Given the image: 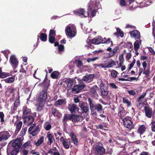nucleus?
I'll list each match as a JSON object with an SVG mask.
<instances>
[{
    "instance_id": "412c9836",
    "label": "nucleus",
    "mask_w": 155,
    "mask_h": 155,
    "mask_svg": "<svg viewBox=\"0 0 155 155\" xmlns=\"http://www.w3.org/2000/svg\"><path fill=\"white\" fill-rule=\"evenodd\" d=\"M46 137L48 138V144L50 145H51L54 140L53 135L51 134L49 132H48L47 133Z\"/></svg>"
},
{
    "instance_id": "4c0bfd02",
    "label": "nucleus",
    "mask_w": 155,
    "mask_h": 155,
    "mask_svg": "<svg viewBox=\"0 0 155 155\" xmlns=\"http://www.w3.org/2000/svg\"><path fill=\"white\" fill-rule=\"evenodd\" d=\"M5 83H11L15 81V78L14 77H10L4 80Z\"/></svg>"
},
{
    "instance_id": "423d86ee",
    "label": "nucleus",
    "mask_w": 155,
    "mask_h": 155,
    "mask_svg": "<svg viewBox=\"0 0 155 155\" xmlns=\"http://www.w3.org/2000/svg\"><path fill=\"white\" fill-rule=\"evenodd\" d=\"M124 126L129 129H132L134 127V124L129 117H126L123 119Z\"/></svg>"
},
{
    "instance_id": "aec40b11",
    "label": "nucleus",
    "mask_w": 155,
    "mask_h": 155,
    "mask_svg": "<svg viewBox=\"0 0 155 155\" xmlns=\"http://www.w3.org/2000/svg\"><path fill=\"white\" fill-rule=\"evenodd\" d=\"M55 31L53 30H51L49 35V40L51 43L54 42L55 40Z\"/></svg>"
},
{
    "instance_id": "a211bd4d",
    "label": "nucleus",
    "mask_w": 155,
    "mask_h": 155,
    "mask_svg": "<svg viewBox=\"0 0 155 155\" xmlns=\"http://www.w3.org/2000/svg\"><path fill=\"white\" fill-rule=\"evenodd\" d=\"M84 9L81 8L74 11V13L75 15L81 16L82 17H86L87 15H85L84 13Z\"/></svg>"
},
{
    "instance_id": "8fccbe9b",
    "label": "nucleus",
    "mask_w": 155,
    "mask_h": 155,
    "mask_svg": "<svg viewBox=\"0 0 155 155\" xmlns=\"http://www.w3.org/2000/svg\"><path fill=\"white\" fill-rule=\"evenodd\" d=\"M117 72L115 70H113L111 72V76L113 78H116L117 75Z\"/></svg>"
},
{
    "instance_id": "393cba45",
    "label": "nucleus",
    "mask_w": 155,
    "mask_h": 155,
    "mask_svg": "<svg viewBox=\"0 0 155 155\" xmlns=\"http://www.w3.org/2000/svg\"><path fill=\"white\" fill-rule=\"evenodd\" d=\"M70 136L71 137L72 142L76 146H78V142L75 135L73 133H70Z\"/></svg>"
},
{
    "instance_id": "bb28decb",
    "label": "nucleus",
    "mask_w": 155,
    "mask_h": 155,
    "mask_svg": "<svg viewBox=\"0 0 155 155\" xmlns=\"http://www.w3.org/2000/svg\"><path fill=\"white\" fill-rule=\"evenodd\" d=\"M117 32L114 33V34L118 37H120L122 38L124 36V33L123 31L119 28H116Z\"/></svg>"
},
{
    "instance_id": "052dcab7",
    "label": "nucleus",
    "mask_w": 155,
    "mask_h": 155,
    "mask_svg": "<svg viewBox=\"0 0 155 155\" xmlns=\"http://www.w3.org/2000/svg\"><path fill=\"white\" fill-rule=\"evenodd\" d=\"M83 30L84 33L87 34V33H90L92 30L91 29H88L86 27H84L83 29Z\"/></svg>"
},
{
    "instance_id": "f03ea898",
    "label": "nucleus",
    "mask_w": 155,
    "mask_h": 155,
    "mask_svg": "<svg viewBox=\"0 0 155 155\" xmlns=\"http://www.w3.org/2000/svg\"><path fill=\"white\" fill-rule=\"evenodd\" d=\"M13 147V149L11 152V155H16L19 152V149L22 145V143L19 139L13 140L10 142Z\"/></svg>"
},
{
    "instance_id": "0eeeda50",
    "label": "nucleus",
    "mask_w": 155,
    "mask_h": 155,
    "mask_svg": "<svg viewBox=\"0 0 155 155\" xmlns=\"http://www.w3.org/2000/svg\"><path fill=\"white\" fill-rule=\"evenodd\" d=\"M82 119L80 115H73L68 116H64L63 119V121H65L68 119H70L72 120L73 122L79 121L82 120Z\"/></svg>"
},
{
    "instance_id": "e2e57ef3",
    "label": "nucleus",
    "mask_w": 155,
    "mask_h": 155,
    "mask_svg": "<svg viewBox=\"0 0 155 155\" xmlns=\"http://www.w3.org/2000/svg\"><path fill=\"white\" fill-rule=\"evenodd\" d=\"M148 50L152 54L154 55L155 54V51L152 48L149 47Z\"/></svg>"
},
{
    "instance_id": "f8f14e48",
    "label": "nucleus",
    "mask_w": 155,
    "mask_h": 155,
    "mask_svg": "<svg viewBox=\"0 0 155 155\" xmlns=\"http://www.w3.org/2000/svg\"><path fill=\"white\" fill-rule=\"evenodd\" d=\"M10 136L9 133L7 131L0 132V142L7 140Z\"/></svg>"
},
{
    "instance_id": "58836bf2",
    "label": "nucleus",
    "mask_w": 155,
    "mask_h": 155,
    "mask_svg": "<svg viewBox=\"0 0 155 155\" xmlns=\"http://www.w3.org/2000/svg\"><path fill=\"white\" fill-rule=\"evenodd\" d=\"M123 102L124 104H127L128 107H129L131 105V103L128 99L126 97H124L123 98Z\"/></svg>"
},
{
    "instance_id": "7c9ffc66",
    "label": "nucleus",
    "mask_w": 155,
    "mask_h": 155,
    "mask_svg": "<svg viewBox=\"0 0 155 155\" xmlns=\"http://www.w3.org/2000/svg\"><path fill=\"white\" fill-rule=\"evenodd\" d=\"M22 111L23 115H25L30 112L31 110L26 106H24L23 107Z\"/></svg>"
},
{
    "instance_id": "6ab92c4d",
    "label": "nucleus",
    "mask_w": 155,
    "mask_h": 155,
    "mask_svg": "<svg viewBox=\"0 0 155 155\" xmlns=\"http://www.w3.org/2000/svg\"><path fill=\"white\" fill-rule=\"evenodd\" d=\"M10 61L13 68H15L18 64V61L15 56L12 55L10 57Z\"/></svg>"
},
{
    "instance_id": "9d476101",
    "label": "nucleus",
    "mask_w": 155,
    "mask_h": 155,
    "mask_svg": "<svg viewBox=\"0 0 155 155\" xmlns=\"http://www.w3.org/2000/svg\"><path fill=\"white\" fill-rule=\"evenodd\" d=\"M79 84L75 85L72 88V91L74 93L77 94L79 93L85 87L84 84L82 83Z\"/></svg>"
},
{
    "instance_id": "0e129e2a",
    "label": "nucleus",
    "mask_w": 155,
    "mask_h": 155,
    "mask_svg": "<svg viewBox=\"0 0 155 155\" xmlns=\"http://www.w3.org/2000/svg\"><path fill=\"white\" fill-rule=\"evenodd\" d=\"M30 144V142H27L25 143L23 145V147L24 148H27L29 146Z\"/></svg>"
},
{
    "instance_id": "c756f323",
    "label": "nucleus",
    "mask_w": 155,
    "mask_h": 155,
    "mask_svg": "<svg viewBox=\"0 0 155 155\" xmlns=\"http://www.w3.org/2000/svg\"><path fill=\"white\" fill-rule=\"evenodd\" d=\"M60 73L58 71H53L51 74V77L53 79H58L59 78Z\"/></svg>"
},
{
    "instance_id": "680f3d73",
    "label": "nucleus",
    "mask_w": 155,
    "mask_h": 155,
    "mask_svg": "<svg viewBox=\"0 0 155 155\" xmlns=\"http://www.w3.org/2000/svg\"><path fill=\"white\" fill-rule=\"evenodd\" d=\"M4 114L2 112H0V118H1V121L3 122L4 121Z\"/></svg>"
},
{
    "instance_id": "4468645a",
    "label": "nucleus",
    "mask_w": 155,
    "mask_h": 155,
    "mask_svg": "<svg viewBox=\"0 0 155 155\" xmlns=\"http://www.w3.org/2000/svg\"><path fill=\"white\" fill-rule=\"evenodd\" d=\"M45 102L44 101H37V104L35 105L36 110L38 111L42 110L45 107Z\"/></svg>"
},
{
    "instance_id": "cd10ccee",
    "label": "nucleus",
    "mask_w": 155,
    "mask_h": 155,
    "mask_svg": "<svg viewBox=\"0 0 155 155\" xmlns=\"http://www.w3.org/2000/svg\"><path fill=\"white\" fill-rule=\"evenodd\" d=\"M146 128L145 126L143 125H140L137 130V133L141 135L145 132Z\"/></svg>"
},
{
    "instance_id": "774afa93",
    "label": "nucleus",
    "mask_w": 155,
    "mask_h": 155,
    "mask_svg": "<svg viewBox=\"0 0 155 155\" xmlns=\"http://www.w3.org/2000/svg\"><path fill=\"white\" fill-rule=\"evenodd\" d=\"M146 94L145 93H143V94L141 95L140 97H139L138 99V101H140L146 95Z\"/></svg>"
},
{
    "instance_id": "4be33fe9",
    "label": "nucleus",
    "mask_w": 155,
    "mask_h": 155,
    "mask_svg": "<svg viewBox=\"0 0 155 155\" xmlns=\"http://www.w3.org/2000/svg\"><path fill=\"white\" fill-rule=\"evenodd\" d=\"M79 106L82 110L85 113L89 110V107L87 103L84 102L79 103Z\"/></svg>"
},
{
    "instance_id": "20e7f679",
    "label": "nucleus",
    "mask_w": 155,
    "mask_h": 155,
    "mask_svg": "<svg viewBox=\"0 0 155 155\" xmlns=\"http://www.w3.org/2000/svg\"><path fill=\"white\" fill-rule=\"evenodd\" d=\"M104 40L101 36L97 37L93 39L92 40V44L91 43L90 40H87V45H85L86 47H88V48H89L92 49L93 48V44L95 45L99 44L101 43H103Z\"/></svg>"
},
{
    "instance_id": "39448f33",
    "label": "nucleus",
    "mask_w": 155,
    "mask_h": 155,
    "mask_svg": "<svg viewBox=\"0 0 155 155\" xmlns=\"http://www.w3.org/2000/svg\"><path fill=\"white\" fill-rule=\"evenodd\" d=\"M115 64V61L112 59H108L103 61L101 63L97 64V66L102 68H109L112 67Z\"/></svg>"
},
{
    "instance_id": "5fc2aeb1",
    "label": "nucleus",
    "mask_w": 155,
    "mask_h": 155,
    "mask_svg": "<svg viewBox=\"0 0 155 155\" xmlns=\"http://www.w3.org/2000/svg\"><path fill=\"white\" fill-rule=\"evenodd\" d=\"M9 74L8 73L6 72H2L1 78H4L9 76Z\"/></svg>"
},
{
    "instance_id": "603ef678",
    "label": "nucleus",
    "mask_w": 155,
    "mask_h": 155,
    "mask_svg": "<svg viewBox=\"0 0 155 155\" xmlns=\"http://www.w3.org/2000/svg\"><path fill=\"white\" fill-rule=\"evenodd\" d=\"M120 5L121 7H124L126 5L125 0H120Z\"/></svg>"
},
{
    "instance_id": "2f4dec72",
    "label": "nucleus",
    "mask_w": 155,
    "mask_h": 155,
    "mask_svg": "<svg viewBox=\"0 0 155 155\" xmlns=\"http://www.w3.org/2000/svg\"><path fill=\"white\" fill-rule=\"evenodd\" d=\"M20 101L18 99H17L14 103V106L12 107V108L13 111L16 110L17 108L19 105Z\"/></svg>"
},
{
    "instance_id": "473e14b6",
    "label": "nucleus",
    "mask_w": 155,
    "mask_h": 155,
    "mask_svg": "<svg viewBox=\"0 0 155 155\" xmlns=\"http://www.w3.org/2000/svg\"><path fill=\"white\" fill-rule=\"evenodd\" d=\"M39 127L38 126L36 127L32 131H31L30 133L33 136L36 135L39 131Z\"/></svg>"
},
{
    "instance_id": "6e6552de",
    "label": "nucleus",
    "mask_w": 155,
    "mask_h": 155,
    "mask_svg": "<svg viewBox=\"0 0 155 155\" xmlns=\"http://www.w3.org/2000/svg\"><path fill=\"white\" fill-rule=\"evenodd\" d=\"M47 89L45 88L42 90L40 93L37 100L39 101H44L45 102V101L47 97Z\"/></svg>"
},
{
    "instance_id": "3c124183",
    "label": "nucleus",
    "mask_w": 155,
    "mask_h": 155,
    "mask_svg": "<svg viewBox=\"0 0 155 155\" xmlns=\"http://www.w3.org/2000/svg\"><path fill=\"white\" fill-rule=\"evenodd\" d=\"M153 36L154 37V43L155 44V22H153Z\"/></svg>"
},
{
    "instance_id": "f3484780",
    "label": "nucleus",
    "mask_w": 155,
    "mask_h": 155,
    "mask_svg": "<svg viewBox=\"0 0 155 155\" xmlns=\"http://www.w3.org/2000/svg\"><path fill=\"white\" fill-rule=\"evenodd\" d=\"M69 110L71 113H74L77 112L79 110L78 107L74 104H71L69 105L68 107Z\"/></svg>"
},
{
    "instance_id": "5701e85b",
    "label": "nucleus",
    "mask_w": 155,
    "mask_h": 155,
    "mask_svg": "<svg viewBox=\"0 0 155 155\" xmlns=\"http://www.w3.org/2000/svg\"><path fill=\"white\" fill-rule=\"evenodd\" d=\"M146 116L148 118H151L152 116V110L148 107H144Z\"/></svg>"
},
{
    "instance_id": "ddd939ff",
    "label": "nucleus",
    "mask_w": 155,
    "mask_h": 155,
    "mask_svg": "<svg viewBox=\"0 0 155 155\" xmlns=\"http://www.w3.org/2000/svg\"><path fill=\"white\" fill-rule=\"evenodd\" d=\"M61 142L62 143L65 149H68L69 148L71 143L70 139H66L65 138H62L61 139Z\"/></svg>"
},
{
    "instance_id": "69168bd1",
    "label": "nucleus",
    "mask_w": 155,
    "mask_h": 155,
    "mask_svg": "<svg viewBox=\"0 0 155 155\" xmlns=\"http://www.w3.org/2000/svg\"><path fill=\"white\" fill-rule=\"evenodd\" d=\"M143 70H145L147 68V63L146 61H144L142 63Z\"/></svg>"
},
{
    "instance_id": "4d7b16f0",
    "label": "nucleus",
    "mask_w": 155,
    "mask_h": 155,
    "mask_svg": "<svg viewBox=\"0 0 155 155\" xmlns=\"http://www.w3.org/2000/svg\"><path fill=\"white\" fill-rule=\"evenodd\" d=\"M76 63L77 64V66L78 67H80L83 64L82 61L80 60H77Z\"/></svg>"
},
{
    "instance_id": "f257e3e1",
    "label": "nucleus",
    "mask_w": 155,
    "mask_h": 155,
    "mask_svg": "<svg viewBox=\"0 0 155 155\" xmlns=\"http://www.w3.org/2000/svg\"><path fill=\"white\" fill-rule=\"evenodd\" d=\"M101 5L97 0H93L90 2L88 4V11L87 16L90 17H94L97 12V9L100 8Z\"/></svg>"
},
{
    "instance_id": "13d9d810",
    "label": "nucleus",
    "mask_w": 155,
    "mask_h": 155,
    "mask_svg": "<svg viewBox=\"0 0 155 155\" xmlns=\"http://www.w3.org/2000/svg\"><path fill=\"white\" fill-rule=\"evenodd\" d=\"M98 57H94L93 58H88L87 60V61L88 62H90L91 61H94L98 59Z\"/></svg>"
},
{
    "instance_id": "bf43d9fd",
    "label": "nucleus",
    "mask_w": 155,
    "mask_h": 155,
    "mask_svg": "<svg viewBox=\"0 0 155 155\" xmlns=\"http://www.w3.org/2000/svg\"><path fill=\"white\" fill-rule=\"evenodd\" d=\"M150 72L149 70L145 69L143 70V74L146 75L147 77H148L149 75Z\"/></svg>"
},
{
    "instance_id": "dca6fc26",
    "label": "nucleus",
    "mask_w": 155,
    "mask_h": 155,
    "mask_svg": "<svg viewBox=\"0 0 155 155\" xmlns=\"http://www.w3.org/2000/svg\"><path fill=\"white\" fill-rule=\"evenodd\" d=\"M131 37L135 39H140V33L139 31L136 30H134L129 32Z\"/></svg>"
},
{
    "instance_id": "9b49d317",
    "label": "nucleus",
    "mask_w": 155,
    "mask_h": 155,
    "mask_svg": "<svg viewBox=\"0 0 155 155\" xmlns=\"http://www.w3.org/2000/svg\"><path fill=\"white\" fill-rule=\"evenodd\" d=\"M75 81L71 79H68L67 78L64 79L63 80V83H64L63 84L67 85V89L68 90H70L72 87Z\"/></svg>"
},
{
    "instance_id": "c9c22d12",
    "label": "nucleus",
    "mask_w": 155,
    "mask_h": 155,
    "mask_svg": "<svg viewBox=\"0 0 155 155\" xmlns=\"http://www.w3.org/2000/svg\"><path fill=\"white\" fill-rule=\"evenodd\" d=\"M65 101L63 100L60 99L56 101L55 102L54 104L56 106L66 104Z\"/></svg>"
},
{
    "instance_id": "a878e982",
    "label": "nucleus",
    "mask_w": 155,
    "mask_h": 155,
    "mask_svg": "<svg viewBox=\"0 0 155 155\" xmlns=\"http://www.w3.org/2000/svg\"><path fill=\"white\" fill-rule=\"evenodd\" d=\"M52 113L55 117L58 118L61 117L62 116V114L55 108L52 109Z\"/></svg>"
},
{
    "instance_id": "a18cd8bd",
    "label": "nucleus",
    "mask_w": 155,
    "mask_h": 155,
    "mask_svg": "<svg viewBox=\"0 0 155 155\" xmlns=\"http://www.w3.org/2000/svg\"><path fill=\"white\" fill-rule=\"evenodd\" d=\"M102 109V106L100 104H97L95 106L94 109H96L98 112L101 111Z\"/></svg>"
},
{
    "instance_id": "49530a36",
    "label": "nucleus",
    "mask_w": 155,
    "mask_h": 155,
    "mask_svg": "<svg viewBox=\"0 0 155 155\" xmlns=\"http://www.w3.org/2000/svg\"><path fill=\"white\" fill-rule=\"evenodd\" d=\"M96 150L98 153L100 151H101L102 153H104L105 151V149L103 147L99 146L97 147H96Z\"/></svg>"
},
{
    "instance_id": "2eb2a0df",
    "label": "nucleus",
    "mask_w": 155,
    "mask_h": 155,
    "mask_svg": "<svg viewBox=\"0 0 155 155\" xmlns=\"http://www.w3.org/2000/svg\"><path fill=\"white\" fill-rule=\"evenodd\" d=\"M34 120V118L32 116H26L24 118V123L26 125H29L33 122Z\"/></svg>"
},
{
    "instance_id": "1a4fd4ad",
    "label": "nucleus",
    "mask_w": 155,
    "mask_h": 155,
    "mask_svg": "<svg viewBox=\"0 0 155 155\" xmlns=\"http://www.w3.org/2000/svg\"><path fill=\"white\" fill-rule=\"evenodd\" d=\"M94 77V75L93 74H87L84 76L82 80L78 79H77V80L79 83H82L83 81H84L87 83H88L92 81L93 78Z\"/></svg>"
},
{
    "instance_id": "ea45409f",
    "label": "nucleus",
    "mask_w": 155,
    "mask_h": 155,
    "mask_svg": "<svg viewBox=\"0 0 155 155\" xmlns=\"http://www.w3.org/2000/svg\"><path fill=\"white\" fill-rule=\"evenodd\" d=\"M55 136L56 137V138L58 140H60L61 142V139L62 138H64L63 136H61V134L59 132H57L56 133H54Z\"/></svg>"
},
{
    "instance_id": "f704fd0d",
    "label": "nucleus",
    "mask_w": 155,
    "mask_h": 155,
    "mask_svg": "<svg viewBox=\"0 0 155 155\" xmlns=\"http://www.w3.org/2000/svg\"><path fill=\"white\" fill-rule=\"evenodd\" d=\"M88 101L90 104L91 110V111H93L94 110L95 106L94 104V102L90 98H88Z\"/></svg>"
},
{
    "instance_id": "c03bdc74",
    "label": "nucleus",
    "mask_w": 155,
    "mask_h": 155,
    "mask_svg": "<svg viewBox=\"0 0 155 155\" xmlns=\"http://www.w3.org/2000/svg\"><path fill=\"white\" fill-rule=\"evenodd\" d=\"M40 39L42 41H45L47 39V35L43 33H41L40 36H39Z\"/></svg>"
},
{
    "instance_id": "6e6d98bb",
    "label": "nucleus",
    "mask_w": 155,
    "mask_h": 155,
    "mask_svg": "<svg viewBox=\"0 0 155 155\" xmlns=\"http://www.w3.org/2000/svg\"><path fill=\"white\" fill-rule=\"evenodd\" d=\"M151 124L152 130L153 132H155V121H152Z\"/></svg>"
},
{
    "instance_id": "37998d69",
    "label": "nucleus",
    "mask_w": 155,
    "mask_h": 155,
    "mask_svg": "<svg viewBox=\"0 0 155 155\" xmlns=\"http://www.w3.org/2000/svg\"><path fill=\"white\" fill-rule=\"evenodd\" d=\"M44 137H41L40 139H38L37 142L35 143L36 146H39L43 142Z\"/></svg>"
},
{
    "instance_id": "c85d7f7f",
    "label": "nucleus",
    "mask_w": 155,
    "mask_h": 155,
    "mask_svg": "<svg viewBox=\"0 0 155 155\" xmlns=\"http://www.w3.org/2000/svg\"><path fill=\"white\" fill-rule=\"evenodd\" d=\"M141 41L140 40H137L134 44V50L137 51L140 48V45L141 44Z\"/></svg>"
},
{
    "instance_id": "864d4df0",
    "label": "nucleus",
    "mask_w": 155,
    "mask_h": 155,
    "mask_svg": "<svg viewBox=\"0 0 155 155\" xmlns=\"http://www.w3.org/2000/svg\"><path fill=\"white\" fill-rule=\"evenodd\" d=\"M110 87L112 89H117L118 88V87L114 83H110L109 84Z\"/></svg>"
},
{
    "instance_id": "e433bc0d",
    "label": "nucleus",
    "mask_w": 155,
    "mask_h": 155,
    "mask_svg": "<svg viewBox=\"0 0 155 155\" xmlns=\"http://www.w3.org/2000/svg\"><path fill=\"white\" fill-rule=\"evenodd\" d=\"M54 45L55 46H58L59 51L60 52H62L64 51V46L63 45H59L58 43L55 42L54 43Z\"/></svg>"
},
{
    "instance_id": "de8ad7c7",
    "label": "nucleus",
    "mask_w": 155,
    "mask_h": 155,
    "mask_svg": "<svg viewBox=\"0 0 155 155\" xmlns=\"http://www.w3.org/2000/svg\"><path fill=\"white\" fill-rule=\"evenodd\" d=\"M44 127L46 130H49L51 128V126L49 123H46L45 124Z\"/></svg>"
},
{
    "instance_id": "09e8293b",
    "label": "nucleus",
    "mask_w": 155,
    "mask_h": 155,
    "mask_svg": "<svg viewBox=\"0 0 155 155\" xmlns=\"http://www.w3.org/2000/svg\"><path fill=\"white\" fill-rule=\"evenodd\" d=\"M104 41L103 43H105L106 44H110V47L112 46L113 45V44L112 41H111V40L110 38L108 39L106 41V38H104Z\"/></svg>"
},
{
    "instance_id": "a19ab883",
    "label": "nucleus",
    "mask_w": 155,
    "mask_h": 155,
    "mask_svg": "<svg viewBox=\"0 0 155 155\" xmlns=\"http://www.w3.org/2000/svg\"><path fill=\"white\" fill-rule=\"evenodd\" d=\"M22 124L21 121L16 122L15 123V125L16 126V130H19L21 128Z\"/></svg>"
},
{
    "instance_id": "338daca9",
    "label": "nucleus",
    "mask_w": 155,
    "mask_h": 155,
    "mask_svg": "<svg viewBox=\"0 0 155 155\" xmlns=\"http://www.w3.org/2000/svg\"><path fill=\"white\" fill-rule=\"evenodd\" d=\"M35 124H32L30 126V127L29 128L28 131L29 132H31V130L33 129L34 128V127H35Z\"/></svg>"
},
{
    "instance_id": "7ed1b4c3",
    "label": "nucleus",
    "mask_w": 155,
    "mask_h": 155,
    "mask_svg": "<svg viewBox=\"0 0 155 155\" xmlns=\"http://www.w3.org/2000/svg\"><path fill=\"white\" fill-rule=\"evenodd\" d=\"M76 26L74 25L70 24L67 26L65 29V32L67 36L73 37L76 34Z\"/></svg>"
},
{
    "instance_id": "b1692460",
    "label": "nucleus",
    "mask_w": 155,
    "mask_h": 155,
    "mask_svg": "<svg viewBox=\"0 0 155 155\" xmlns=\"http://www.w3.org/2000/svg\"><path fill=\"white\" fill-rule=\"evenodd\" d=\"M97 90V87L96 85H95L90 89V92L91 95L95 97L98 96V95L96 92Z\"/></svg>"
},
{
    "instance_id": "72a5a7b5",
    "label": "nucleus",
    "mask_w": 155,
    "mask_h": 155,
    "mask_svg": "<svg viewBox=\"0 0 155 155\" xmlns=\"http://www.w3.org/2000/svg\"><path fill=\"white\" fill-rule=\"evenodd\" d=\"M55 150L53 149L50 150L48 151V153L51 155H60V154L58 150L55 148Z\"/></svg>"
},
{
    "instance_id": "79ce46f5",
    "label": "nucleus",
    "mask_w": 155,
    "mask_h": 155,
    "mask_svg": "<svg viewBox=\"0 0 155 155\" xmlns=\"http://www.w3.org/2000/svg\"><path fill=\"white\" fill-rule=\"evenodd\" d=\"M101 94L102 96H106L108 94L109 91L107 88L101 89Z\"/></svg>"
}]
</instances>
